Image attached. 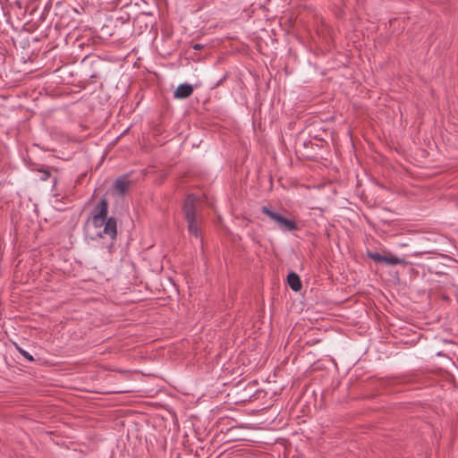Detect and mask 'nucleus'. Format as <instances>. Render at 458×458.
Returning <instances> with one entry per match:
<instances>
[{"label":"nucleus","instance_id":"9d476101","mask_svg":"<svg viewBox=\"0 0 458 458\" xmlns=\"http://www.w3.org/2000/svg\"><path fill=\"white\" fill-rule=\"evenodd\" d=\"M369 256L376 262H384L386 255H382L378 252H369Z\"/></svg>","mask_w":458,"mask_h":458},{"label":"nucleus","instance_id":"7ed1b4c3","mask_svg":"<svg viewBox=\"0 0 458 458\" xmlns=\"http://www.w3.org/2000/svg\"><path fill=\"white\" fill-rule=\"evenodd\" d=\"M116 221L113 217L106 220L103 229H99L95 233L98 238L107 239L112 242L116 236Z\"/></svg>","mask_w":458,"mask_h":458},{"label":"nucleus","instance_id":"9b49d317","mask_svg":"<svg viewBox=\"0 0 458 458\" xmlns=\"http://www.w3.org/2000/svg\"><path fill=\"white\" fill-rule=\"evenodd\" d=\"M17 351L29 361H33L34 358L27 351L20 346H16Z\"/></svg>","mask_w":458,"mask_h":458},{"label":"nucleus","instance_id":"20e7f679","mask_svg":"<svg viewBox=\"0 0 458 458\" xmlns=\"http://www.w3.org/2000/svg\"><path fill=\"white\" fill-rule=\"evenodd\" d=\"M193 88L190 84H180L174 93L175 98L182 99L191 95Z\"/></svg>","mask_w":458,"mask_h":458},{"label":"nucleus","instance_id":"f03ea898","mask_svg":"<svg viewBox=\"0 0 458 458\" xmlns=\"http://www.w3.org/2000/svg\"><path fill=\"white\" fill-rule=\"evenodd\" d=\"M261 211L267 216L271 221L276 223L278 228L284 233L293 232L298 229L294 221L288 219L280 213L274 211L266 206L262 207Z\"/></svg>","mask_w":458,"mask_h":458},{"label":"nucleus","instance_id":"1a4fd4ad","mask_svg":"<svg viewBox=\"0 0 458 458\" xmlns=\"http://www.w3.org/2000/svg\"><path fill=\"white\" fill-rule=\"evenodd\" d=\"M92 222L96 228H101L106 222V217L100 216H93Z\"/></svg>","mask_w":458,"mask_h":458},{"label":"nucleus","instance_id":"f257e3e1","mask_svg":"<svg viewBox=\"0 0 458 458\" xmlns=\"http://www.w3.org/2000/svg\"><path fill=\"white\" fill-rule=\"evenodd\" d=\"M197 204L198 198L193 194H190L185 199L182 208L184 216L188 224V231L190 234L196 238L199 237V222L196 214Z\"/></svg>","mask_w":458,"mask_h":458},{"label":"nucleus","instance_id":"f8f14e48","mask_svg":"<svg viewBox=\"0 0 458 458\" xmlns=\"http://www.w3.org/2000/svg\"><path fill=\"white\" fill-rule=\"evenodd\" d=\"M202 47H202V45H200V44H195V45L193 46V48H194L195 50H200Z\"/></svg>","mask_w":458,"mask_h":458},{"label":"nucleus","instance_id":"6e6552de","mask_svg":"<svg viewBox=\"0 0 458 458\" xmlns=\"http://www.w3.org/2000/svg\"><path fill=\"white\" fill-rule=\"evenodd\" d=\"M107 208H108V205H107L106 200L101 199L98 204V212L94 216H100L103 217H106Z\"/></svg>","mask_w":458,"mask_h":458},{"label":"nucleus","instance_id":"423d86ee","mask_svg":"<svg viewBox=\"0 0 458 458\" xmlns=\"http://www.w3.org/2000/svg\"><path fill=\"white\" fill-rule=\"evenodd\" d=\"M129 186V181L126 176L119 177L114 182V189L119 192L120 195H123Z\"/></svg>","mask_w":458,"mask_h":458},{"label":"nucleus","instance_id":"0eeeda50","mask_svg":"<svg viewBox=\"0 0 458 458\" xmlns=\"http://www.w3.org/2000/svg\"><path fill=\"white\" fill-rule=\"evenodd\" d=\"M384 263L391 266L395 265H404L406 264V260L403 258H399L394 255H386Z\"/></svg>","mask_w":458,"mask_h":458},{"label":"nucleus","instance_id":"39448f33","mask_svg":"<svg viewBox=\"0 0 458 458\" xmlns=\"http://www.w3.org/2000/svg\"><path fill=\"white\" fill-rule=\"evenodd\" d=\"M287 282L293 291L298 292L301 289V282L296 273H290L287 276Z\"/></svg>","mask_w":458,"mask_h":458}]
</instances>
